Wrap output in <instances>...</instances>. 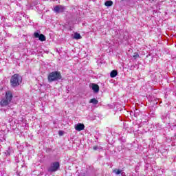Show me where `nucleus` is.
I'll list each match as a JSON object with an SVG mask.
<instances>
[{"label":"nucleus","mask_w":176,"mask_h":176,"mask_svg":"<svg viewBox=\"0 0 176 176\" xmlns=\"http://www.w3.org/2000/svg\"><path fill=\"white\" fill-rule=\"evenodd\" d=\"M12 100H13V94H12V91H7L5 97L0 99L1 108H6L7 107L8 109H10V106L9 105H10Z\"/></svg>","instance_id":"nucleus-1"},{"label":"nucleus","mask_w":176,"mask_h":176,"mask_svg":"<svg viewBox=\"0 0 176 176\" xmlns=\"http://www.w3.org/2000/svg\"><path fill=\"white\" fill-rule=\"evenodd\" d=\"M23 80V78L21 76L16 74H14L10 79V84L12 87H17V86H20V83H21Z\"/></svg>","instance_id":"nucleus-2"},{"label":"nucleus","mask_w":176,"mask_h":176,"mask_svg":"<svg viewBox=\"0 0 176 176\" xmlns=\"http://www.w3.org/2000/svg\"><path fill=\"white\" fill-rule=\"evenodd\" d=\"M61 78H62L61 74L60 73V72H58V71H55L50 73L47 76L48 82H50L60 80Z\"/></svg>","instance_id":"nucleus-3"},{"label":"nucleus","mask_w":176,"mask_h":176,"mask_svg":"<svg viewBox=\"0 0 176 176\" xmlns=\"http://www.w3.org/2000/svg\"><path fill=\"white\" fill-rule=\"evenodd\" d=\"M58 170H60V162H52L48 168L49 173H56Z\"/></svg>","instance_id":"nucleus-4"},{"label":"nucleus","mask_w":176,"mask_h":176,"mask_svg":"<svg viewBox=\"0 0 176 176\" xmlns=\"http://www.w3.org/2000/svg\"><path fill=\"white\" fill-rule=\"evenodd\" d=\"M53 10L55 13H63L65 10V6L57 5L54 8Z\"/></svg>","instance_id":"nucleus-5"},{"label":"nucleus","mask_w":176,"mask_h":176,"mask_svg":"<svg viewBox=\"0 0 176 176\" xmlns=\"http://www.w3.org/2000/svg\"><path fill=\"white\" fill-rule=\"evenodd\" d=\"M34 38H38V41H41V42H45L46 41V36L42 34L34 32Z\"/></svg>","instance_id":"nucleus-6"},{"label":"nucleus","mask_w":176,"mask_h":176,"mask_svg":"<svg viewBox=\"0 0 176 176\" xmlns=\"http://www.w3.org/2000/svg\"><path fill=\"white\" fill-rule=\"evenodd\" d=\"M75 129L76 131H82V130H85V124L78 123L75 125Z\"/></svg>","instance_id":"nucleus-7"},{"label":"nucleus","mask_w":176,"mask_h":176,"mask_svg":"<svg viewBox=\"0 0 176 176\" xmlns=\"http://www.w3.org/2000/svg\"><path fill=\"white\" fill-rule=\"evenodd\" d=\"M91 89L94 93H98L100 91V87L97 84H92Z\"/></svg>","instance_id":"nucleus-8"},{"label":"nucleus","mask_w":176,"mask_h":176,"mask_svg":"<svg viewBox=\"0 0 176 176\" xmlns=\"http://www.w3.org/2000/svg\"><path fill=\"white\" fill-rule=\"evenodd\" d=\"M111 78H116L118 76V71L112 70L110 73Z\"/></svg>","instance_id":"nucleus-9"},{"label":"nucleus","mask_w":176,"mask_h":176,"mask_svg":"<svg viewBox=\"0 0 176 176\" xmlns=\"http://www.w3.org/2000/svg\"><path fill=\"white\" fill-rule=\"evenodd\" d=\"M89 104H93V105H97V104H98V100L96 98H92L89 100Z\"/></svg>","instance_id":"nucleus-10"},{"label":"nucleus","mask_w":176,"mask_h":176,"mask_svg":"<svg viewBox=\"0 0 176 176\" xmlns=\"http://www.w3.org/2000/svg\"><path fill=\"white\" fill-rule=\"evenodd\" d=\"M105 6H107V8H109V6H112L113 5V2L112 1H107L104 3Z\"/></svg>","instance_id":"nucleus-11"},{"label":"nucleus","mask_w":176,"mask_h":176,"mask_svg":"<svg viewBox=\"0 0 176 176\" xmlns=\"http://www.w3.org/2000/svg\"><path fill=\"white\" fill-rule=\"evenodd\" d=\"M73 38L74 39H82V36L79 33H75Z\"/></svg>","instance_id":"nucleus-12"},{"label":"nucleus","mask_w":176,"mask_h":176,"mask_svg":"<svg viewBox=\"0 0 176 176\" xmlns=\"http://www.w3.org/2000/svg\"><path fill=\"white\" fill-rule=\"evenodd\" d=\"M113 173H114V174H116V175H119V174L122 173V170L120 169H114L113 170Z\"/></svg>","instance_id":"nucleus-13"},{"label":"nucleus","mask_w":176,"mask_h":176,"mask_svg":"<svg viewBox=\"0 0 176 176\" xmlns=\"http://www.w3.org/2000/svg\"><path fill=\"white\" fill-rule=\"evenodd\" d=\"M93 149H94V151H100L102 149V148H101V146H93Z\"/></svg>","instance_id":"nucleus-14"},{"label":"nucleus","mask_w":176,"mask_h":176,"mask_svg":"<svg viewBox=\"0 0 176 176\" xmlns=\"http://www.w3.org/2000/svg\"><path fill=\"white\" fill-rule=\"evenodd\" d=\"M5 155L6 156H10V148H8V149L5 152Z\"/></svg>","instance_id":"nucleus-15"},{"label":"nucleus","mask_w":176,"mask_h":176,"mask_svg":"<svg viewBox=\"0 0 176 176\" xmlns=\"http://www.w3.org/2000/svg\"><path fill=\"white\" fill-rule=\"evenodd\" d=\"M138 57H140V54H138V53H135L133 55V58L137 59Z\"/></svg>","instance_id":"nucleus-16"},{"label":"nucleus","mask_w":176,"mask_h":176,"mask_svg":"<svg viewBox=\"0 0 176 176\" xmlns=\"http://www.w3.org/2000/svg\"><path fill=\"white\" fill-rule=\"evenodd\" d=\"M58 134L59 135H63L64 132L63 131H59Z\"/></svg>","instance_id":"nucleus-17"},{"label":"nucleus","mask_w":176,"mask_h":176,"mask_svg":"<svg viewBox=\"0 0 176 176\" xmlns=\"http://www.w3.org/2000/svg\"><path fill=\"white\" fill-rule=\"evenodd\" d=\"M167 118V114H164L162 116V119H166Z\"/></svg>","instance_id":"nucleus-18"},{"label":"nucleus","mask_w":176,"mask_h":176,"mask_svg":"<svg viewBox=\"0 0 176 176\" xmlns=\"http://www.w3.org/2000/svg\"><path fill=\"white\" fill-rule=\"evenodd\" d=\"M120 174H121L122 176H124V172H121Z\"/></svg>","instance_id":"nucleus-19"},{"label":"nucleus","mask_w":176,"mask_h":176,"mask_svg":"<svg viewBox=\"0 0 176 176\" xmlns=\"http://www.w3.org/2000/svg\"><path fill=\"white\" fill-rule=\"evenodd\" d=\"M4 111H6V109H3Z\"/></svg>","instance_id":"nucleus-20"},{"label":"nucleus","mask_w":176,"mask_h":176,"mask_svg":"<svg viewBox=\"0 0 176 176\" xmlns=\"http://www.w3.org/2000/svg\"><path fill=\"white\" fill-rule=\"evenodd\" d=\"M121 1H124V0H121Z\"/></svg>","instance_id":"nucleus-21"}]
</instances>
